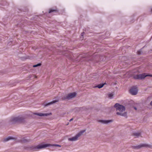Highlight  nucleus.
<instances>
[{"instance_id":"nucleus-12","label":"nucleus","mask_w":152,"mask_h":152,"mask_svg":"<svg viewBox=\"0 0 152 152\" xmlns=\"http://www.w3.org/2000/svg\"><path fill=\"white\" fill-rule=\"evenodd\" d=\"M141 135L140 132H134L132 134L133 136H134L135 137H138Z\"/></svg>"},{"instance_id":"nucleus-3","label":"nucleus","mask_w":152,"mask_h":152,"mask_svg":"<svg viewBox=\"0 0 152 152\" xmlns=\"http://www.w3.org/2000/svg\"><path fill=\"white\" fill-rule=\"evenodd\" d=\"M86 129L82 130L80 131L78 134H77L75 136L68 139V140L70 141H76L78 140V138L80 136L82 135L83 133L86 132Z\"/></svg>"},{"instance_id":"nucleus-23","label":"nucleus","mask_w":152,"mask_h":152,"mask_svg":"<svg viewBox=\"0 0 152 152\" xmlns=\"http://www.w3.org/2000/svg\"><path fill=\"white\" fill-rule=\"evenodd\" d=\"M73 118H72L71 119L69 120V121L70 122L71 121H72L73 120Z\"/></svg>"},{"instance_id":"nucleus-5","label":"nucleus","mask_w":152,"mask_h":152,"mask_svg":"<svg viewBox=\"0 0 152 152\" xmlns=\"http://www.w3.org/2000/svg\"><path fill=\"white\" fill-rule=\"evenodd\" d=\"M147 76L152 77L151 75H146L145 73L142 74L137 75L133 76V78L135 79L141 80L144 79L145 77Z\"/></svg>"},{"instance_id":"nucleus-18","label":"nucleus","mask_w":152,"mask_h":152,"mask_svg":"<svg viewBox=\"0 0 152 152\" xmlns=\"http://www.w3.org/2000/svg\"><path fill=\"white\" fill-rule=\"evenodd\" d=\"M41 65V64L40 63H39L37 64H36V65H33V67H37L38 66H40Z\"/></svg>"},{"instance_id":"nucleus-21","label":"nucleus","mask_w":152,"mask_h":152,"mask_svg":"<svg viewBox=\"0 0 152 152\" xmlns=\"http://www.w3.org/2000/svg\"><path fill=\"white\" fill-rule=\"evenodd\" d=\"M84 33V32H83L82 33H81V36H83V34Z\"/></svg>"},{"instance_id":"nucleus-13","label":"nucleus","mask_w":152,"mask_h":152,"mask_svg":"<svg viewBox=\"0 0 152 152\" xmlns=\"http://www.w3.org/2000/svg\"><path fill=\"white\" fill-rule=\"evenodd\" d=\"M31 141L30 140H27L25 138H22L21 140V141L23 142H30Z\"/></svg>"},{"instance_id":"nucleus-20","label":"nucleus","mask_w":152,"mask_h":152,"mask_svg":"<svg viewBox=\"0 0 152 152\" xmlns=\"http://www.w3.org/2000/svg\"><path fill=\"white\" fill-rule=\"evenodd\" d=\"M141 50H138L137 51V53L139 55L141 54Z\"/></svg>"},{"instance_id":"nucleus-22","label":"nucleus","mask_w":152,"mask_h":152,"mask_svg":"<svg viewBox=\"0 0 152 152\" xmlns=\"http://www.w3.org/2000/svg\"><path fill=\"white\" fill-rule=\"evenodd\" d=\"M150 104L151 106H152V101L151 102Z\"/></svg>"},{"instance_id":"nucleus-4","label":"nucleus","mask_w":152,"mask_h":152,"mask_svg":"<svg viewBox=\"0 0 152 152\" xmlns=\"http://www.w3.org/2000/svg\"><path fill=\"white\" fill-rule=\"evenodd\" d=\"M51 145L50 144H40L37 145L36 146H32L31 148L32 150H34V151H37L36 149H39L43 148H45L46 147H48L50 146Z\"/></svg>"},{"instance_id":"nucleus-6","label":"nucleus","mask_w":152,"mask_h":152,"mask_svg":"<svg viewBox=\"0 0 152 152\" xmlns=\"http://www.w3.org/2000/svg\"><path fill=\"white\" fill-rule=\"evenodd\" d=\"M76 94L77 93L75 92L70 93L67 95L65 96L62 97V99L63 100H68L75 97Z\"/></svg>"},{"instance_id":"nucleus-11","label":"nucleus","mask_w":152,"mask_h":152,"mask_svg":"<svg viewBox=\"0 0 152 152\" xmlns=\"http://www.w3.org/2000/svg\"><path fill=\"white\" fill-rule=\"evenodd\" d=\"M112 121V120H99L98 121L99 122L103 124H107Z\"/></svg>"},{"instance_id":"nucleus-14","label":"nucleus","mask_w":152,"mask_h":152,"mask_svg":"<svg viewBox=\"0 0 152 152\" xmlns=\"http://www.w3.org/2000/svg\"><path fill=\"white\" fill-rule=\"evenodd\" d=\"M13 138L12 137H8L7 138L4 139L3 141L4 142H7L9 141L10 140L13 139Z\"/></svg>"},{"instance_id":"nucleus-16","label":"nucleus","mask_w":152,"mask_h":152,"mask_svg":"<svg viewBox=\"0 0 152 152\" xmlns=\"http://www.w3.org/2000/svg\"><path fill=\"white\" fill-rule=\"evenodd\" d=\"M113 95L114 94L113 93L109 94H108V97L110 99H112L113 98Z\"/></svg>"},{"instance_id":"nucleus-10","label":"nucleus","mask_w":152,"mask_h":152,"mask_svg":"<svg viewBox=\"0 0 152 152\" xmlns=\"http://www.w3.org/2000/svg\"><path fill=\"white\" fill-rule=\"evenodd\" d=\"M34 115H37L40 116H47L49 115L50 114L48 113H33Z\"/></svg>"},{"instance_id":"nucleus-19","label":"nucleus","mask_w":152,"mask_h":152,"mask_svg":"<svg viewBox=\"0 0 152 152\" xmlns=\"http://www.w3.org/2000/svg\"><path fill=\"white\" fill-rule=\"evenodd\" d=\"M53 146H57V147H61V145H58V144H53L52 145Z\"/></svg>"},{"instance_id":"nucleus-9","label":"nucleus","mask_w":152,"mask_h":152,"mask_svg":"<svg viewBox=\"0 0 152 152\" xmlns=\"http://www.w3.org/2000/svg\"><path fill=\"white\" fill-rule=\"evenodd\" d=\"M59 101V99L57 98L56 99L53 100L52 102H50L48 103H44V105L45 107L48 106L49 105L53 104L54 103H55L56 102H58Z\"/></svg>"},{"instance_id":"nucleus-7","label":"nucleus","mask_w":152,"mask_h":152,"mask_svg":"<svg viewBox=\"0 0 152 152\" xmlns=\"http://www.w3.org/2000/svg\"><path fill=\"white\" fill-rule=\"evenodd\" d=\"M144 147L150 148L151 146L150 145L146 143H142L137 146H132V147L134 149H138Z\"/></svg>"},{"instance_id":"nucleus-24","label":"nucleus","mask_w":152,"mask_h":152,"mask_svg":"<svg viewBox=\"0 0 152 152\" xmlns=\"http://www.w3.org/2000/svg\"><path fill=\"white\" fill-rule=\"evenodd\" d=\"M134 108L135 110H137V108L136 107H134Z\"/></svg>"},{"instance_id":"nucleus-8","label":"nucleus","mask_w":152,"mask_h":152,"mask_svg":"<svg viewBox=\"0 0 152 152\" xmlns=\"http://www.w3.org/2000/svg\"><path fill=\"white\" fill-rule=\"evenodd\" d=\"M130 93L132 95H136L138 92L136 86H133L130 90Z\"/></svg>"},{"instance_id":"nucleus-17","label":"nucleus","mask_w":152,"mask_h":152,"mask_svg":"<svg viewBox=\"0 0 152 152\" xmlns=\"http://www.w3.org/2000/svg\"><path fill=\"white\" fill-rule=\"evenodd\" d=\"M58 12V11L56 9H50L49 10V13H50L52 12Z\"/></svg>"},{"instance_id":"nucleus-1","label":"nucleus","mask_w":152,"mask_h":152,"mask_svg":"<svg viewBox=\"0 0 152 152\" xmlns=\"http://www.w3.org/2000/svg\"><path fill=\"white\" fill-rule=\"evenodd\" d=\"M114 107L116 108L117 111H119V112H117L116 114L122 116H125L126 115V113H122L123 111H124L125 109V107L119 104L116 103L114 105Z\"/></svg>"},{"instance_id":"nucleus-15","label":"nucleus","mask_w":152,"mask_h":152,"mask_svg":"<svg viewBox=\"0 0 152 152\" xmlns=\"http://www.w3.org/2000/svg\"><path fill=\"white\" fill-rule=\"evenodd\" d=\"M104 84H101L98 85L96 86L95 87L98 88H102L103 86H104Z\"/></svg>"},{"instance_id":"nucleus-25","label":"nucleus","mask_w":152,"mask_h":152,"mask_svg":"<svg viewBox=\"0 0 152 152\" xmlns=\"http://www.w3.org/2000/svg\"><path fill=\"white\" fill-rule=\"evenodd\" d=\"M151 11L152 12V8H151Z\"/></svg>"},{"instance_id":"nucleus-2","label":"nucleus","mask_w":152,"mask_h":152,"mask_svg":"<svg viewBox=\"0 0 152 152\" xmlns=\"http://www.w3.org/2000/svg\"><path fill=\"white\" fill-rule=\"evenodd\" d=\"M25 118L22 116H19L12 119L11 122L12 124L14 123H22L25 121Z\"/></svg>"}]
</instances>
